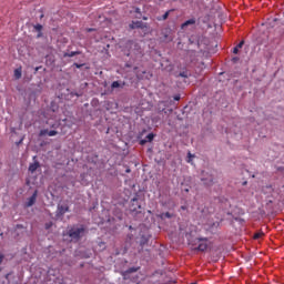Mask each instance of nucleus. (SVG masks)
<instances>
[{
    "label": "nucleus",
    "mask_w": 284,
    "mask_h": 284,
    "mask_svg": "<svg viewBox=\"0 0 284 284\" xmlns=\"http://www.w3.org/2000/svg\"><path fill=\"white\" fill-rule=\"evenodd\" d=\"M75 68L80 69L83 68V64L74 63Z\"/></svg>",
    "instance_id": "nucleus-30"
},
{
    "label": "nucleus",
    "mask_w": 284,
    "mask_h": 284,
    "mask_svg": "<svg viewBox=\"0 0 284 284\" xmlns=\"http://www.w3.org/2000/svg\"><path fill=\"white\" fill-rule=\"evenodd\" d=\"M148 243V241H141L140 245L141 247H143V245H145Z\"/></svg>",
    "instance_id": "nucleus-31"
},
{
    "label": "nucleus",
    "mask_w": 284,
    "mask_h": 284,
    "mask_svg": "<svg viewBox=\"0 0 284 284\" xmlns=\"http://www.w3.org/2000/svg\"><path fill=\"white\" fill-rule=\"evenodd\" d=\"M39 71V68L36 69V72Z\"/></svg>",
    "instance_id": "nucleus-37"
},
{
    "label": "nucleus",
    "mask_w": 284,
    "mask_h": 284,
    "mask_svg": "<svg viewBox=\"0 0 284 284\" xmlns=\"http://www.w3.org/2000/svg\"><path fill=\"white\" fill-rule=\"evenodd\" d=\"M3 258H6V255H3L2 253H0V265H1V263H3Z\"/></svg>",
    "instance_id": "nucleus-26"
},
{
    "label": "nucleus",
    "mask_w": 284,
    "mask_h": 284,
    "mask_svg": "<svg viewBox=\"0 0 284 284\" xmlns=\"http://www.w3.org/2000/svg\"><path fill=\"white\" fill-rule=\"evenodd\" d=\"M130 212H139L141 210V203H139V197H133L129 206Z\"/></svg>",
    "instance_id": "nucleus-2"
},
{
    "label": "nucleus",
    "mask_w": 284,
    "mask_h": 284,
    "mask_svg": "<svg viewBox=\"0 0 284 284\" xmlns=\"http://www.w3.org/2000/svg\"><path fill=\"white\" fill-rule=\"evenodd\" d=\"M23 143V138L17 143V145H21Z\"/></svg>",
    "instance_id": "nucleus-32"
},
{
    "label": "nucleus",
    "mask_w": 284,
    "mask_h": 284,
    "mask_svg": "<svg viewBox=\"0 0 284 284\" xmlns=\"http://www.w3.org/2000/svg\"><path fill=\"white\" fill-rule=\"evenodd\" d=\"M160 203H161L162 207H168V202L161 201Z\"/></svg>",
    "instance_id": "nucleus-28"
},
{
    "label": "nucleus",
    "mask_w": 284,
    "mask_h": 284,
    "mask_svg": "<svg viewBox=\"0 0 284 284\" xmlns=\"http://www.w3.org/2000/svg\"><path fill=\"white\" fill-rule=\"evenodd\" d=\"M202 181H204V185H213L214 184V179L210 178L209 181L205 179H202Z\"/></svg>",
    "instance_id": "nucleus-16"
},
{
    "label": "nucleus",
    "mask_w": 284,
    "mask_h": 284,
    "mask_svg": "<svg viewBox=\"0 0 284 284\" xmlns=\"http://www.w3.org/2000/svg\"><path fill=\"white\" fill-rule=\"evenodd\" d=\"M145 139L148 143H152L154 141V133H149Z\"/></svg>",
    "instance_id": "nucleus-15"
},
{
    "label": "nucleus",
    "mask_w": 284,
    "mask_h": 284,
    "mask_svg": "<svg viewBox=\"0 0 284 284\" xmlns=\"http://www.w3.org/2000/svg\"><path fill=\"white\" fill-rule=\"evenodd\" d=\"M179 77H182L183 79H187V77H190V72H187V70L182 71L179 73Z\"/></svg>",
    "instance_id": "nucleus-18"
},
{
    "label": "nucleus",
    "mask_w": 284,
    "mask_h": 284,
    "mask_svg": "<svg viewBox=\"0 0 284 284\" xmlns=\"http://www.w3.org/2000/svg\"><path fill=\"white\" fill-rule=\"evenodd\" d=\"M243 45H245V41L242 40L236 47H234L233 54H239V50H241Z\"/></svg>",
    "instance_id": "nucleus-10"
},
{
    "label": "nucleus",
    "mask_w": 284,
    "mask_h": 284,
    "mask_svg": "<svg viewBox=\"0 0 284 284\" xmlns=\"http://www.w3.org/2000/svg\"><path fill=\"white\" fill-rule=\"evenodd\" d=\"M39 194V191H34L32 196H30L26 203L27 207H32L37 203V196Z\"/></svg>",
    "instance_id": "nucleus-7"
},
{
    "label": "nucleus",
    "mask_w": 284,
    "mask_h": 284,
    "mask_svg": "<svg viewBox=\"0 0 284 284\" xmlns=\"http://www.w3.org/2000/svg\"><path fill=\"white\" fill-rule=\"evenodd\" d=\"M57 134H59V132L55 130L49 131L48 129H43L40 131L39 136H57Z\"/></svg>",
    "instance_id": "nucleus-6"
},
{
    "label": "nucleus",
    "mask_w": 284,
    "mask_h": 284,
    "mask_svg": "<svg viewBox=\"0 0 284 284\" xmlns=\"http://www.w3.org/2000/svg\"><path fill=\"white\" fill-rule=\"evenodd\" d=\"M181 210H187V206H181Z\"/></svg>",
    "instance_id": "nucleus-34"
},
{
    "label": "nucleus",
    "mask_w": 284,
    "mask_h": 284,
    "mask_svg": "<svg viewBox=\"0 0 284 284\" xmlns=\"http://www.w3.org/2000/svg\"><path fill=\"white\" fill-rule=\"evenodd\" d=\"M68 236L72 240V241H80L81 236H83V234H85V227L81 226V227H71L68 230Z\"/></svg>",
    "instance_id": "nucleus-1"
},
{
    "label": "nucleus",
    "mask_w": 284,
    "mask_h": 284,
    "mask_svg": "<svg viewBox=\"0 0 284 284\" xmlns=\"http://www.w3.org/2000/svg\"><path fill=\"white\" fill-rule=\"evenodd\" d=\"M22 70L21 68H18L14 70V79L19 80L21 79Z\"/></svg>",
    "instance_id": "nucleus-12"
},
{
    "label": "nucleus",
    "mask_w": 284,
    "mask_h": 284,
    "mask_svg": "<svg viewBox=\"0 0 284 284\" xmlns=\"http://www.w3.org/2000/svg\"><path fill=\"white\" fill-rule=\"evenodd\" d=\"M174 101H181V95H175Z\"/></svg>",
    "instance_id": "nucleus-29"
},
{
    "label": "nucleus",
    "mask_w": 284,
    "mask_h": 284,
    "mask_svg": "<svg viewBox=\"0 0 284 284\" xmlns=\"http://www.w3.org/2000/svg\"><path fill=\"white\" fill-rule=\"evenodd\" d=\"M65 212H70L68 204L58 205L57 216H63Z\"/></svg>",
    "instance_id": "nucleus-3"
},
{
    "label": "nucleus",
    "mask_w": 284,
    "mask_h": 284,
    "mask_svg": "<svg viewBox=\"0 0 284 284\" xmlns=\"http://www.w3.org/2000/svg\"><path fill=\"white\" fill-rule=\"evenodd\" d=\"M126 172H130V170H126Z\"/></svg>",
    "instance_id": "nucleus-38"
},
{
    "label": "nucleus",
    "mask_w": 284,
    "mask_h": 284,
    "mask_svg": "<svg viewBox=\"0 0 284 284\" xmlns=\"http://www.w3.org/2000/svg\"><path fill=\"white\" fill-rule=\"evenodd\" d=\"M52 222H49V223H45L44 224V227H45V230H50V227H52Z\"/></svg>",
    "instance_id": "nucleus-23"
},
{
    "label": "nucleus",
    "mask_w": 284,
    "mask_h": 284,
    "mask_svg": "<svg viewBox=\"0 0 284 284\" xmlns=\"http://www.w3.org/2000/svg\"><path fill=\"white\" fill-rule=\"evenodd\" d=\"M9 276H10V274H7V275H6V278H8Z\"/></svg>",
    "instance_id": "nucleus-35"
},
{
    "label": "nucleus",
    "mask_w": 284,
    "mask_h": 284,
    "mask_svg": "<svg viewBox=\"0 0 284 284\" xmlns=\"http://www.w3.org/2000/svg\"><path fill=\"white\" fill-rule=\"evenodd\" d=\"M139 270H141V267H130L126 271L122 272V276L124 278V281H128V276H130V274H134V272H139Z\"/></svg>",
    "instance_id": "nucleus-5"
},
{
    "label": "nucleus",
    "mask_w": 284,
    "mask_h": 284,
    "mask_svg": "<svg viewBox=\"0 0 284 284\" xmlns=\"http://www.w3.org/2000/svg\"><path fill=\"white\" fill-rule=\"evenodd\" d=\"M168 17H170V10L166 11V12L162 16V18H158V21H165V20L168 19Z\"/></svg>",
    "instance_id": "nucleus-17"
},
{
    "label": "nucleus",
    "mask_w": 284,
    "mask_h": 284,
    "mask_svg": "<svg viewBox=\"0 0 284 284\" xmlns=\"http://www.w3.org/2000/svg\"><path fill=\"white\" fill-rule=\"evenodd\" d=\"M130 28L131 30H136V29H141L143 30V28H145V23H143V21H133L131 24H130Z\"/></svg>",
    "instance_id": "nucleus-8"
},
{
    "label": "nucleus",
    "mask_w": 284,
    "mask_h": 284,
    "mask_svg": "<svg viewBox=\"0 0 284 284\" xmlns=\"http://www.w3.org/2000/svg\"><path fill=\"white\" fill-rule=\"evenodd\" d=\"M87 31L94 32V29L90 28V29H87Z\"/></svg>",
    "instance_id": "nucleus-33"
},
{
    "label": "nucleus",
    "mask_w": 284,
    "mask_h": 284,
    "mask_svg": "<svg viewBox=\"0 0 284 284\" xmlns=\"http://www.w3.org/2000/svg\"><path fill=\"white\" fill-rule=\"evenodd\" d=\"M112 90L116 89V88H121V83L119 81H113L111 84Z\"/></svg>",
    "instance_id": "nucleus-20"
},
{
    "label": "nucleus",
    "mask_w": 284,
    "mask_h": 284,
    "mask_svg": "<svg viewBox=\"0 0 284 284\" xmlns=\"http://www.w3.org/2000/svg\"><path fill=\"white\" fill-rule=\"evenodd\" d=\"M39 170V162L29 165V172H37Z\"/></svg>",
    "instance_id": "nucleus-11"
},
{
    "label": "nucleus",
    "mask_w": 284,
    "mask_h": 284,
    "mask_svg": "<svg viewBox=\"0 0 284 284\" xmlns=\"http://www.w3.org/2000/svg\"><path fill=\"white\" fill-rule=\"evenodd\" d=\"M194 23H196V20L194 18L186 20L184 23H182L181 28L182 30H185V28H187V26H194Z\"/></svg>",
    "instance_id": "nucleus-9"
},
{
    "label": "nucleus",
    "mask_w": 284,
    "mask_h": 284,
    "mask_svg": "<svg viewBox=\"0 0 284 284\" xmlns=\"http://www.w3.org/2000/svg\"><path fill=\"white\" fill-rule=\"evenodd\" d=\"M243 185H247V182H244Z\"/></svg>",
    "instance_id": "nucleus-36"
},
{
    "label": "nucleus",
    "mask_w": 284,
    "mask_h": 284,
    "mask_svg": "<svg viewBox=\"0 0 284 284\" xmlns=\"http://www.w3.org/2000/svg\"><path fill=\"white\" fill-rule=\"evenodd\" d=\"M99 247H102V250H105V242H100Z\"/></svg>",
    "instance_id": "nucleus-25"
},
{
    "label": "nucleus",
    "mask_w": 284,
    "mask_h": 284,
    "mask_svg": "<svg viewBox=\"0 0 284 284\" xmlns=\"http://www.w3.org/2000/svg\"><path fill=\"white\" fill-rule=\"evenodd\" d=\"M145 143H148L146 139L140 141V145H145Z\"/></svg>",
    "instance_id": "nucleus-27"
},
{
    "label": "nucleus",
    "mask_w": 284,
    "mask_h": 284,
    "mask_svg": "<svg viewBox=\"0 0 284 284\" xmlns=\"http://www.w3.org/2000/svg\"><path fill=\"white\" fill-rule=\"evenodd\" d=\"M163 216H165V219H172V214L170 212L164 213Z\"/></svg>",
    "instance_id": "nucleus-24"
},
{
    "label": "nucleus",
    "mask_w": 284,
    "mask_h": 284,
    "mask_svg": "<svg viewBox=\"0 0 284 284\" xmlns=\"http://www.w3.org/2000/svg\"><path fill=\"white\" fill-rule=\"evenodd\" d=\"M34 30H37V32H40V33L38 34V37H41V30H43V26H41V24H36V26H34Z\"/></svg>",
    "instance_id": "nucleus-19"
},
{
    "label": "nucleus",
    "mask_w": 284,
    "mask_h": 284,
    "mask_svg": "<svg viewBox=\"0 0 284 284\" xmlns=\"http://www.w3.org/2000/svg\"><path fill=\"white\" fill-rule=\"evenodd\" d=\"M47 125H50L53 130H57L59 128V123H51L50 121H47Z\"/></svg>",
    "instance_id": "nucleus-21"
},
{
    "label": "nucleus",
    "mask_w": 284,
    "mask_h": 284,
    "mask_svg": "<svg viewBox=\"0 0 284 284\" xmlns=\"http://www.w3.org/2000/svg\"><path fill=\"white\" fill-rule=\"evenodd\" d=\"M195 250H199V252H205V250H207V239H199V245Z\"/></svg>",
    "instance_id": "nucleus-4"
},
{
    "label": "nucleus",
    "mask_w": 284,
    "mask_h": 284,
    "mask_svg": "<svg viewBox=\"0 0 284 284\" xmlns=\"http://www.w3.org/2000/svg\"><path fill=\"white\" fill-rule=\"evenodd\" d=\"M263 236H265V233H263V232H257V233H255V234L253 235V239H254L255 241H258V239H263Z\"/></svg>",
    "instance_id": "nucleus-14"
},
{
    "label": "nucleus",
    "mask_w": 284,
    "mask_h": 284,
    "mask_svg": "<svg viewBox=\"0 0 284 284\" xmlns=\"http://www.w3.org/2000/svg\"><path fill=\"white\" fill-rule=\"evenodd\" d=\"M194 159V154H192L191 152L187 153V163H192V160Z\"/></svg>",
    "instance_id": "nucleus-22"
},
{
    "label": "nucleus",
    "mask_w": 284,
    "mask_h": 284,
    "mask_svg": "<svg viewBox=\"0 0 284 284\" xmlns=\"http://www.w3.org/2000/svg\"><path fill=\"white\" fill-rule=\"evenodd\" d=\"M77 54H81V52L80 51H71L69 53H64V57H69L71 59L72 57H77Z\"/></svg>",
    "instance_id": "nucleus-13"
}]
</instances>
